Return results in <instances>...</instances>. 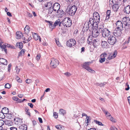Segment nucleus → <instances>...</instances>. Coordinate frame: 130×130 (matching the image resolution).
I'll return each mask as SVG.
<instances>
[{
  "label": "nucleus",
  "mask_w": 130,
  "mask_h": 130,
  "mask_svg": "<svg viewBox=\"0 0 130 130\" xmlns=\"http://www.w3.org/2000/svg\"><path fill=\"white\" fill-rule=\"evenodd\" d=\"M98 29L99 31L102 33V37L105 38L106 39L109 37V36L111 35L110 34V31L106 28H104L103 26L99 27Z\"/></svg>",
  "instance_id": "nucleus-1"
},
{
  "label": "nucleus",
  "mask_w": 130,
  "mask_h": 130,
  "mask_svg": "<svg viewBox=\"0 0 130 130\" xmlns=\"http://www.w3.org/2000/svg\"><path fill=\"white\" fill-rule=\"evenodd\" d=\"M63 25L66 27H69L71 25L72 21L69 18L66 17L64 19L62 22Z\"/></svg>",
  "instance_id": "nucleus-2"
},
{
  "label": "nucleus",
  "mask_w": 130,
  "mask_h": 130,
  "mask_svg": "<svg viewBox=\"0 0 130 130\" xmlns=\"http://www.w3.org/2000/svg\"><path fill=\"white\" fill-rule=\"evenodd\" d=\"M109 37L107 39L108 43L111 45H113L116 42V39L115 37L112 35L109 36Z\"/></svg>",
  "instance_id": "nucleus-3"
},
{
  "label": "nucleus",
  "mask_w": 130,
  "mask_h": 130,
  "mask_svg": "<svg viewBox=\"0 0 130 130\" xmlns=\"http://www.w3.org/2000/svg\"><path fill=\"white\" fill-rule=\"evenodd\" d=\"M77 7L75 5L71 6L70 8H69V14L70 15H74L77 10Z\"/></svg>",
  "instance_id": "nucleus-4"
},
{
  "label": "nucleus",
  "mask_w": 130,
  "mask_h": 130,
  "mask_svg": "<svg viewBox=\"0 0 130 130\" xmlns=\"http://www.w3.org/2000/svg\"><path fill=\"white\" fill-rule=\"evenodd\" d=\"M59 62L56 59L52 58L50 63L51 67L52 68H55L59 64Z\"/></svg>",
  "instance_id": "nucleus-5"
},
{
  "label": "nucleus",
  "mask_w": 130,
  "mask_h": 130,
  "mask_svg": "<svg viewBox=\"0 0 130 130\" xmlns=\"http://www.w3.org/2000/svg\"><path fill=\"white\" fill-rule=\"evenodd\" d=\"M90 63V62H85L83 64L82 67L83 68L86 69L87 71L90 72L92 71H94L92 69H91L89 67V64Z\"/></svg>",
  "instance_id": "nucleus-6"
},
{
  "label": "nucleus",
  "mask_w": 130,
  "mask_h": 130,
  "mask_svg": "<svg viewBox=\"0 0 130 130\" xmlns=\"http://www.w3.org/2000/svg\"><path fill=\"white\" fill-rule=\"evenodd\" d=\"M1 41L0 40V47L2 48L3 51H4L6 54L7 53V50L6 48V47H8L10 48H12V47L10 46V44H7L6 45L4 44H2Z\"/></svg>",
  "instance_id": "nucleus-7"
},
{
  "label": "nucleus",
  "mask_w": 130,
  "mask_h": 130,
  "mask_svg": "<svg viewBox=\"0 0 130 130\" xmlns=\"http://www.w3.org/2000/svg\"><path fill=\"white\" fill-rule=\"evenodd\" d=\"M76 43L75 39H72L68 40L67 42V45L69 47H71L74 45Z\"/></svg>",
  "instance_id": "nucleus-8"
},
{
  "label": "nucleus",
  "mask_w": 130,
  "mask_h": 130,
  "mask_svg": "<svg viewBox=\"0 0 130 130\" xmlns=\"http://www.w3.org/2000/svg\"><path fill=\"white\" fill-rule=\"evenodd\" d=\"M122 30L119 29H117V28H116L113 31V32L114 35L116 37L120 36L122 33Z\"/></svg>",
  "instance_id": "nucleus-9"
},
{
  "label": "nucleus",
  "mask_w": 130,
  "mask_h": 130,
  "mask_svg": "<svg viewBox=\"0 0 130 130\" xmlns=\"http://www.w3.org/2000/svg\"><path fill=\"white\" fill-rule=\"evenodd\" d=\"M93 18L94 21L96 22H99L100 21V16L98 12H94L93 13Z\"/></svg>",
  "instance_id": "nucleus-10"
},
{
  "label": "nucleus",
  "mask_w": 130,
  "mask_h": 130,
  "mask_svg": "<svg viewBox=\"0 0 130 130\" xmlns=\"http://www.w3.org/2000/svg\"><path fill=\"white\" fill-rule=\"evenodd\" d=\"M116 25L117 29H121L122 30L123 28V24L122 22L118 20L116 23Z\"/></svg>",
  "instance_id": "nucleus-11"
},
{
  "label": "nucleus",
  "mask_w": 130,
  "mask_h": 130,
  "mask_svg": "<svg viewBox=\"0 0 130 130\" xmlns=\"http://www.w3.org/2000/svg\"><path fill=\"white\" fill-rule=\"evenodd\" d=\"M94 20L93 18H91L90 19L88 24V27H87V29L88 28H92L94 26Z\"/></svg>",
  "instance_id": "nucleus-12"
},
{
  "label": "nucleus",
  "mask_w": 130,
  "mask_h": 130,
  "mask_svg": "<svg viewBox=\"0 0 130 130\" xmlns=\"http://www.w3.org/2000/svg\"><path fill=\"white\" fill-rule=\"evenodd\" d=\"M60 8V5L58 3H54L52 6L53 10L55 12H56Z\"/></svg>",
  "instance_id": "nucleus-13"
},
{
  "label": "nucleus",
  "mask_w": 130,
  "mask_h": 130,
  "mask_svg": "<svg viewBox=\"0 0 130 130\" xmlns=\"http://www.w3.org/2000/svg\"><path fill=\"white\" fill-rule=\"evenodd\" d=\"M100 32L99 31V29H93L92 31V36L94 38H96L99 36Z\"/></svg>",
  "instance_id": "nucleus-14"
},
{
  "label": "nucleus",
  "mask_w": 130,
  "mask_h": 130,
  "mask_svg": "<svg viewBox=\"0 0 130 130\" xmlns=\"http://www.w3.org/2000/svg\"><path fill=\"white\" fill-rule=\"evenodd\" d=\"M117 54V51L116 50L114 51L113 52L109 55L107 59L109 60H111L113 59L116 57Z\"/></svg>",
  "instance_id": "nucleus-15"
},
{
  "label": "nucleus",
  "mask_w": 130,
  "mask_h": 130,
  "mask_svg": "<svg viewBox=\"0 0 130 130\" xmlns=\"http://www.w3.org/2000/svg\"><path fill=\"white\" fill-rule=\"evenodd\" d=\"M14 122L15 124L19 125L22 124V121L21 119L19 118H15L14 120Z\"/></svg>",
  "instance_id": "nucleus-16"
},
{
  "label": "nucleus",
  "mask_w": 130,
  "mask_h": 130,
  "mask_svg": "<svg viewBox=\"0 0 130 130\" xmlns=\"http://www.w3.org/2000/svg\"><path fill=\"white\" fill-rule=\"evenodd\" d=\"M53 2L51 1L48 2L45 4L44 6L46 9H50L53 6Z\"/></svg>",
  "instance_id": "nucleus-17"
},
{
  "label": "nucleus",
  "mask_w": 130,
  "mask_h": 130,
  "mask_svg": "<svg viewBox=\"0 0 130 130\" xmlns=\"http://www.w3.org/2000/svg\"><path fill=\"white\" fill-rule=\"evenodd\" d=\"M124 11L126 14H129L130 13V6L128 5L125 7Z\"/></svg>",
  "instance_id": "nucleus-18"
},
{
  "label": "nucleus",
  "mask_w": 130,
  "mask_h": 130,
  "mask_svg": "<svg viewBox=\"0 0 130 130\" xmlns=\"http://www.w3.org/2000/svg\"><path fill=\"white\" fill-rule=\"evenodd\" d=\"M16 38L18 39H19L23 37V35L21 32L17 31L16 32Z\"/></svg>",
  "instance_id": "nucleus-19"
},
{
  "label": "nucleus",
  "mask_w": 130,
  "mask_h": 130,
  "mask_svg": "<svg viewBox=\"0 0 130 130\" xmlns=\"http://www.w3.org/2000/svg\"><path fill=\"white\" fill-rule=\"evenodd\" d=\"M119 8V4L117 3L113 4L112 6V9L114 11L117 12Z\"/></svg>",
  "instance_id": "nucleus-20"
},
{
  "label": "nucleus",
  "mask_w": 130,
  "mask_h": 130,
  "mask_svg": "<svg viewBox=\"0 0 130 130\" xmlns=\"http://www.w3.org/2000/svg\"><path fill=\"white\" fill-rule=\"evenodd\" d=\"M45 21L48 23L49 27L50 28L53 29L55 27V26L52 22L47 21Z\"/></svg>",
  "instance_id": "nucleus-21"
},
{
  "label": "nucleus",
  "mask_w": 130,
  "mask_h": 130,
  "mask_svg": "<svg viewBox=\"0 0 130 130\" xmlns=\"http://www.w3.org/2000/svg\"><path fill=\"white\" fill-rule=\"evenodd\" d=\"M56 12L58 14L60 17L63 16L64 15V12L60 8Z\"/></svg>",
  "instance_id": "nucleus-22"
},
{
  "label": "nucleus",
  "mask_w": 130,
  "mask_h": 130,
  "mask_svg": "<svg viewBox=\"0 0 130 130\" xmlns=\"http://www.w3.org/2000/svg\"><path fill=\"white\" fill-rule=\"evenodd\" d=\"M0 63L4 65H7V60L4 58H0Z\"/></svg>",
  "instance_id": "nucleus-23"
},
{
  "label": "nucleus",
  "mask_w": 130,
  "mask_h": 130,
  "mask_svg": "<svg viewBox=\"0 0 130 130\" xmlns=\"http://www.w3.org/2000/svg\"><path fill=\"white\" fill-rule=\"evenodd\" d=\"M25 33L26 34H28L30 31V28L29 26L27 25L24 29Z\"/></svg>",
  "instance_id": "nucleus-24"
},
{
  "label": "nucleus",
  "mask_w": 130,
  "mask_h": 130,
  "mask_svg": "<svg viewBox=\"0 0 130 130\" xmlns=\"http://www.w3.org/2000/svg\"><path fill=\"white\" fill-rule=\"evenodd\" d=\"M102 109L103 112L105 114L106 117H109L111 116L110 114L108 112V111L105 110L104 108H102Z\"/></svg>",
  "instance_id": "nucleus-25"
},
{
  "label": "nucleus",
  "mask_w": 130,
  "mask_h": 130,
  "mask_svg": "<svg viewBox=\"0 0 130 130\" xmlns=\"http://www.w3.org/2000/svg\"><path fill=\"white\" fill-rule=\"evenodd\" d=\"M19 127L20 130H27V129L26 125L25 124L21 125Z\"/></svg>",
  "instance_id": "nucleus-26"
},
{
  "label": "nucleus",
  "mask_w": 130,
  "mask_h": 130,
  "mask_svg": "<svg viewBox=\"0 0 130 130\" xmlns=\"http://www.w3.org/2000/svg\"><path fill=\"white\" fill-rule=\"evenodd\" d=\"M66 113V111L63 109H61L59 110V114L64 116Z\"/></svg>",
  "instance_id": "nucleus-27"
},
{
  "label": "nucleus",
  "mask_w": 130,
  "mask_h": 130,
  "mask_svg": "<svg viewBox=\"0 0 130 130\" xmlns=\"http://www.w3.org/2000/svg\"><path fill=\"white\" fill-rule=\"evenodd\" d=\"M91 118L90 116H87L85 122L87 123V125L89 124V123L90 122Z\"/></svg>",
  "instance_id": "nucleus-28"
},
{
  "label": "nucleus",
  "mask_w": 130,
  "mask_h": 130,
  "mask_svg": "<svg viewBox=\"0 0 130 130\" xmlns=\"http://www.w3.org/2000/svg\"><path fill=\"white\" fill-rule=\"evenodd\" d=\"M25 51V50L24 49H22L19 53L18 56H21L22 54H24Z\"/></svg>",
  "instance_id": "nucleus-29"
},
{
  "label": "nucleus",
  "mask_w": 130,
  "mask_h": 130,
  "mask_svg": "<svg viewBox=\"0 0 130 130\" xmlns=\"http://www.w3.org/2000/svg\"><path fill=\"white\" fill-rule=\"evenodd\" d=\"M2 111L5 112V113H4L7 114V113L9 112L8 109L6 107H5L3 108L2 110Z\"/></svg>",
  "instance_id": "nucleus-30"
},
{
  "label": "nucleus",
  "mask_w": 130,
  "mask_h": 130,
  "mask_svg": "<svg viewBox=\"0 0 130 130\" xmlns=\"http://www.w3.org/2000/svg\"><path fill=\"white\" fill-rule=\"evenodd\" d=\"M107 43L106 41H102L101 43V45L103 47H106L107 45Z\"/></svg>",
  "instance_id": "nucleus-31"
},
{
  "label": "nucleus",
  "mask_w": 130,
  "mask_h": 130,
  "mask_svg": "<svg viewBox=\"0 0 130 130\" xmlns=\"http://www.w3.org/2000/svg\"><path fill=\"white\" fill-rule=\"evenodd\" d=\"M125 24V26H127V25H130V19L128 18H127V21L125 23H124Z\"/></svg>",
  "instance_id": "nucleus-32"
},
{
  "label": "nucleus",
  "mask_w": 130,
  "mask_h": 130,
  "mask_svg": "<svg viewBox=\"0 0 130 130\" xmlns=\"http://www.w3.org/2000/svg\"><path fill=\"white\" fill-rule=\"evenodd\" d=\"M93 45L94 46L97 45L98 44V42L97 40L95 39L93 41Z\"/></svg>",
  "instance_id": "nucleus-33"
},
{
  "label": "nucleus",
  "mask_w": 130,
  "mask_h": 130,
  "mask_svg": "<svg viewBox=\"0 0 130 130\" xmlns=\"http://www.w3.org/2000/svg\"><path fill=\"white\" fill-rule=\"evenodd\" d=\"M60 22V19H59L55 21V22L54 23L55 27H56V26L58 25V24Z\"/></svg>",
  "instance_id": "nucleus-34"
},
{
  "label": "nucleus",
  "mask_w": 130,
  "mask_h": 130,
  "mask_svg": "<svg viewBox=\"0 0 130 130\" xmlns=\"http://www.w3.org/2000/svg\"><path fill=\"white\" fill-rule=\"evenodd\" d=\"M5 124L9 126H10L11 125L12 123L10 120H7L5 122Z\"/></svg>",
  "instance_id": "nucleus-35"
},
{
  "label": "nucleus",
  "mask_w": 130,
  "mask_h": 130,
  "mask_svg": "<svg viewBox=\"0 0 130 130\" xmlns=\"http://www.w3.org/2000/svg\"><path fill=\"white\" fill-rule=\"evenodd\" d=\"M94 122L96 124H97L99 125H100L101 126H103V124L102 123L100 122L99 121L97 120H94Z\"/></svg>",
  "instance_id": "nucleus-36"
},
{
  "label": "nucleus",
  "mask_w": 130,
  "mask_h": 130,
  "mask_svg": "<svg viewBox=\"0 0 130 130\" xmlns=\"http://www.w3.org/2000/svg\"><path fill=\"white\" fill-rule=\"evenodd\" d=\"M34 34L35 35H34L33 36L34 38L36 40H37L38 39L39 37V36H38V35L35 33Z\"/></svg>",
  "instance_id": "nucleus-37"
},
{
  "label": "nucleus",
  "mask_w": 130,
  "mask_h": 130,
  "mask_svg": "<svg viewBox=\"0 0 130 130\" xmlns=\"http://www.w3.org/2000/svg\"><path fill=\"white\" fill-rule=\"evenodd\" d=\"M5 88L9 89L11 87V85L10 84L7 83L5 85Z\"/></svg>",
  "instance_id": "nucleus-38"
},
{
  "label": "nucleus",
  "mask_w": 130,
  "mask_h": 130,
  "mask_svg": "<svg viewBox=\"0 0 130 130\" xmlns=\"http://www.w3.org/2000/svg\"><path fill=\"white\" fill-rule=\"evenodd\" d=\"M128 18V17H126L123 18L122 19V21L124 22V23H125L126 22V21H127V18Z\"/></svg>",
  "instance_id": "nucleus-39"
},
{
  "label": "nucleus",
  "mask_w": 130,
  "mask_h": 130,
  "mask_svg": "<svg viewBox=\"0 0 130 130\" xmlns=\"http://www.w3.org/2000/svg\"><path fill=\"white\" fill-rule=\"evenodd\" d=\"M13 100L17 102V103H20V99H19V98H13Z\"/></svg>",
  "instance_id": "nucleus-40"
},
{
  "label": "nucleus",
  "mask_w": 130,
  "mask_h": 130,
  "mask_svg": "<svg viewBox=\"0 0 130 130\" xmlns=\"http://www.w3.org/2000/svg\"><path fill=\"white\" fill-rule=\"evenodd\" d=\"M22 39L23 40H24L23 41V42L24 43H27L28 42V41L27 39L26 40V38L25 37H23L22 38Z\"/></svg>",
  "instance_id": "nucleus-41"
},
{
  "label": "nucleus",
  "mask_w": 130,
  "mask_h": 130,
  "mask_svg": "<svg viewBox=\"0 0 130 130\" xmlns=\"http://www.w3.org/2000/svg\"><path fill=\"white\" fill-rule=\"evenodd\" d=\"M105 60V58L104 57L103 58H100V59L99 60V62L101 63H102L104 62Z\"/></svg>",
  "instance_id": "nucleus-42"
},
{
  "label": "nucleus",
  "mask_w": 130,
  "mask_h": 130,
  "mask_svg": "<svg viewBox=\"0 0 130 130\" xmlns=\"http://www.w3.org/2000/svg\"><path fill=\"white\" fill-rule=\"evenodd\" d=\"M55 127L57 129H58L62 130V127L61 125H56V126Z\"/></svg>",
  "instance_id": "nucleus-43"
},
{
  "label": "nucleus",
  "mask_w": 130,
  "mask_h": 130,
  "mask_svg": "<svg viewBox=\"0 0 130 130\" xmlns=\"http://www.w3.org/2000/svg\"><path fill=\"white\" fill-rule=\"evenodd\" d=\"M25 82L26 83L28 84H29L31 83L32 82V81L31 79H27L26 80Z\"/></svg>",
  "instance_id": "nucleus-44"
},
{
  "label": "nucleus",
  "mask_w": 130,
  "mask_h": 130,
  "mask_svg": "<svg viewBox=\"0 0 130 130\" xmlns=\"http://www.w3.org/2000/svg\"><path fill=\"white\" fill-rule=\"evenodd\" d=\"M4 123V122L3 120H0V127H2V126H3Z\"/></svg>",
  "instance_id": "nucleus-45"
},
{
  "label": "nucleus",
  "mask_w": 130,
  "mask_h": 130,
  "mask_svg": "<svg viewBox=\"0 0 130 130\" xmlns=\"http://www.w3.org/2000/svg\"><path fill=\"white\" fill-rule=\"evenodd\" d=\"M64 74L67 77L70 76L72 75L70 73L68 72L64 73Z\"/></svg>",
  "instance_id": "nucleus-46"
},
{
  "label": "nucleus",
  "mask_w": 130,
  "mask_h": 130,
  "mask_svg": "<svg viewBox=\"0 0 130 130\" xmlns=\"http://www.w3.org/2000/svg\"><path fill=\"white\" fill-rule=\"evenodd\" d=\"M109 118L111 121L114 122H116V121H115V120L111 116H110Z\"/></svg>",
  "instance_id": "nucleus-47"
},
{
  "label": "nucleus",
  "mask_w": 130,
  "mask_h": 130,
  "mask_svg": "<svg viewBox=\"0 0 130 130\" xmlns=\"http://www.w3.org/2000/svg\"><path fill=\"white\" fill-rule=\"evenodd\" d=\"M55 41L57 45L59 46H61V44L59 41H57V40L56 39H55Z\"/></svg>",
  "instance_id": "nucleus-48"
},
{
  "label": "nucleus",
  "mask_w": 130,
  "mask_h": 130,
  "mask_svg": "<svg viewBox=\"0 0 130 130\" xmlns=\"http://www.w3.org/2000/svg\"><path fill=\"white\" fill-rule=\"evenodd\" d=\"M15 70H16V72L17 74H18L20 71V69L18 68L17 66L15 68Z\"/></svg>",
  "instance_id": "nucleus-49"
},
{
  "label": "nucleus",
  "mask_w": 130,
  "mask_h": 130,
  "mask_svg": "<svg viewBox=\"0 0 130 130\" xmlns=\"http://www.w3.org/2000/svg\"><path fill=\"white\" fill-rule=\"evenodd\" d=\"M99 22H96V21H94V26L93 27H96V26H97L98 23H99Z\"/></svg>",
  "instance_id": "nucleus-50"
},
{
  "label": "nucleus",
  "mask_w": 130,
  "mask_h": 130,
  "mask_svg": "<svg viewBox=\"0 0 130 130\" xmlns=\"http://www.w3.org/2000/svg\"><path fill=\"white\" fill-rule=\"evenodd\" d=\"M106 84V83H99V85H98V86H100V87H102L105 85Z\"/></svg>",
  "instance_id": "nucleus-51"
},
{
  "label": "nucleus",
  "mask_w": 130,
  "mask_h": 130,
  "mask_svg": "<svg viewBox=\"0 0 130 130\" xmlns=\"http://www.w3.org/2000/svg\"><path fill=\"white\" fill-rule=\"evenodd\" d=\"M54 116H55V118H58V113L56 112H54Z\"/></svg>",
  "instance_id": "nucleus-52"
},
{
  "label": "nucleus",
  "mask_w": 130,
  "mask_h": 130,
  "mask_svg": "<svg viewBox=\"0 0 130 130\" xmlns=\"http://www.w3.org/2000/svg\"><path fill=\"white\" fill-rule=\"evenodd\" d=\"M110 10H107L106 12V15L110 16Z\"/></svg>",
  "instance_id": "nucleus-53"
},
{
  "label": "nucleus",
  "mask_w": 130,
  "mask_h": 130,
  "mask_svg": "<svg viewBox=\"0 0 130 130\" xmlns=\"http://www.w3.org/2000/svg\"><path fill=\"white\" fill-rule=\"evenodd\" d=\"M23 44L22 42H21V44H20L19 47L20 48V49H21L23 47Z\"/></svg>",
  "instance_id": "nucleus-54"
},
{
  "label": "nucleus",
  "mask_w": 130,
  "mask_h": 130,
  "mask_svg": "<svg viewBox=\"0 0 130 130\" xmlns=\"http://www.w3.org/2000/svg\"><path fill=\"white\" fill-rule=\"evenodd\" d=\"M126 86H127V88H125V90H129V85L127 83H126Z\"/></svg>",
  "instance_id": "nucleus-55"
},
{
  "label": "nucleus",
  "mask_w": 130,
  "mask_h": 130,
  "mask_svg": "<svg viewBox=\"0 0 130 130\" xmlns=\"http://www.w3.org/2000/svg\"><path fill=\"white\" fill-rule=\"evenodd\" d=\"M17 81L18 82L20 83H21L22 82V80H21L20 79V78L18 77H17Z\"/></svg>",
  "instance_id": "nucleus-56"
},
{
  "label": "nucleus",
  "mask_w": 130,
  "mask_h": 130,
  "mask_svg": "<svg viewBox=\"0 0 130 130\" xmlns=\"http://www.w3.org/2000/svg\"><path fill=\"white\" fill-rule=\"evenodd\" d=\"M110 130H117V129L115 127L111 126L110 128Z\"/></svg>",
  "instance_id": "nucleus-57"
},
{
  "label": "nucleus",
  "mask_w": 130,
  "mask_h": 130,
  "mask_svg": "<svg viewBox=\"0 0 130 130\" xmlns=\"http://www.w3.org/2000/svg\"><path fill=\"white\" fill-rule=\"evenodd\" d=\"M28 106H29L31 108L33 107V105L32 103H28Z\"/></svg>",
  "instance_id": "nucleus-58"
},
{
  "label": "nucleus",
  "mask_w": 130,
  "mask_h": 130,
  "mask_svg": "<svg viewBox=\"0 0 130 130\" xmlns=\"http://www.w3.org/2000/svg\"><path fill=\"white\" fill-rule=\"evenodd\" d=\"M92 36H89L88 39V41H92Z\"/></svg>",
  "instance_id": "nucleus-59"
},
{
  "label": "nucleus",
  "mask_w": 130,
  "mask_h": 130,
  "mask_svg": "<svg viewBox=\"0 0 130 130\" xmlns=\"http://www.w3.org/2000/svg\"><path fill=\"white\" fill-rule=\"evenodd\" d=\"M10 130H17V128L16 127H12L10 128Z\"/></svg>",
  "instance_id": "nucleus-60"
},
{
  "label": "nucleus",
  "mask_w": 130,
  "mask_h": 130,
  "mask_svg": "<svg viewBox=\"0 0 130 130\" xmlns=\"http://www.w3.org/2000/svg\"><path fill=\"white\" fill-rule=\"evenodd\" d=\"M11 66V64H9L8 66V70L9 72L10 71V68Z\"/></svg>",
  "instance_id": "nucleus-61"
},
{
  "label": "nucleus",
  "mask_w": 130,
  "mask_h": 130,
  "mask_svg": "<svg viewBox=\"0 0 130 130\" xmlns=\"http://www.w3.org/2000/svg\"><path fill=\"white\" fill-rule=\"evenodd\" d=\"M27 14L28 16L30 17H31L32 16L31 14H30L28 12H27Z\"/></svg>",
  "instance_id": "nucleus-62"
},
{
  "label": "nucleus",
  "mask_w": 130,
  "mask_h": 130,
  "mask_svg": "<svg viewBox=\"0 0 130 130\" xmlns=\"http://www.w3.org/2000/svg\"><path fill=\"white\" fill-rule=\"evenodd\" d=\"M38 120L40 123H42L43 122L42 119L41 118H39Z\"/></svg>",
  "instance_id": "nucleus-63"
},
{
  "label": "nucleus",
  "mask_w": 130,
  "mask_h": 130,
  "mask_svg": "<svg viewBox=\"0 0 130 130\" xmlns=\"http://www.w3.org/2000/svg\"><path fill=\"white\" fill-rule=\"evenodd\" d=\"M85 51V48L84 47H82L81 49V53L84 52Z\"/></svg>",
  "instance_id": "nucleus-64"
}]
</instances>
